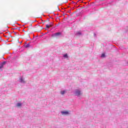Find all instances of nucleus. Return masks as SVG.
<instances>
[{
    "label": "nucleus",
    "mask_w": 128,
    "mask_h": 128,
    "mask_svg": "<svg viewBox=\"0 0 128 128\" xmlns=\"http://www.w3.org/2000/svg\"><path fill=\"white\" fill-rule=\"evenodd\" d=\"M24 46V48H30V44L28 43V44H27L26 45Z\"/></svg>",
    "instance_id": "423d86ee"
},
{
    "label": "nucleus",
    "mask_w": 128,
    "mask_h": 128,
    "mask_svg": "<svg viewBox=\"0 0 128 128\" xmlns=\"http://www.w3.org/2000/svg\"><path fill=\"white\" fill-rule=\"evenodd\" d=\"M46 28H52V26H50V25L48 24H46Z\"/></svg>",
    "instance_id": "0eeeda50"
},
{
    "label": "nucleus",
    "mask_w": 128,
    "mask_h": 128,
    "mask_svg": "<svg viewBox=\"0 0 128 128\" xmlns=\"http://www.w3.org/2000/svg\"><path fill=\"white\" fill-rule=\"evenodd\" d=\"M39 26V28H40V26Z\"/></svg>",
    "instance_id": "dca6fc26"
},
{
    "label": "nucleus",
    "mask_w": 128,
    "mask_h": 128,
    "mask_svg": "<svg viewBox=\"0 0 128 128\" xmlns=\"http://www.w3.org/2000/svg\"><path fill=\"white\" fill-rule=\"evenodd\" d=\"M49 24L50 25V26H54V24H52V22H50Z\"/></svg>",
    "instance_id": "9b49d317"
},
{
    "label": "nucleus",
    "mask_w": 128,
    "mask_h": 128,
    "mask_svg": "<svg viewBox=\"0 0 128 128\" xmlns=\"http://www.w3.org/2000/svg\"><path fill=\"white\" fill-rule=\"evenodd\" d=\"M76 96H80V94H82V93L80 92V90H76Z\"/></svg>",
    "instance_id": "f257e3e1"
},
{
    "label": "nucleus",
    "mask_w": 128,
    "mask_h": 128,
    "mask_svg": "<svg viewBox=\"0 0 128 128\" xmlns=\"http://www.w3.org/2000/svg\"><path fill=\"white\" fill-rule=\"evenodd\" d=\"M60 94H66V91H61Z\"/></svg>",
    "instance_id": "6e6552de"
},
{
    "label": "nucleus",
    "mask_w": 128,
    "mask_h": 128,
    "mask_svg": "<svg viewBox=\"0 0 128 128\" xmlns=\"http://www.w3.org/2000/svg\"><path fill=\"white\" fill-rule=\"evenodd\" d=\"M64 58H68V54H65L64 56Z\"/></svg>",
    "instance_id": "9d476101"
},
{
    "label": "nucleus",
    "mask_w": 128,
    "mask_h": 128,
    "mask_svg": "<svg viewBox=\"0 0 128 128\" xmlns=\"http://www.w3.org/2000/svg\"><path fill=\"white\" fill-rule=\"evenodd\" d=\"M10 36H11V38H12V35L10 34Z\"/></svg>",
    "instance_id": "2eb2a0df"
},
{
    "label": "nucleus",
    "mask_w": 128,
    "mask_h": 128,
    "mask_svg": "<svg viewBox=\"0 0 128 128\" xmlns=\"http://www.w3.org/2000/svg\"><path fill=\"white\" fill-rule=\"evenodd\" d=\"M60 34H62V33L60 32H58L55 33L54 36H60Z\"/></svg>",
    "instance_id": "7ed1b4c3"
},
{
    "label": "nucleus",
    "mask_w": 128,
    "mask_h": 128,
    "mask_svg": "<svg viewBox=\"0 0 128 128\" xmlns=\"http://www.w3.org/2000/svg\"><path fill=\"white\" fill-rule=\"evenodd\" d=\"M22 104L20 102H18L16 106H18V108H20V106H22Z\"/></svg>",
    "instance_id": "39448f33"
},
{
    "label": "nucleus",
    "mask_w": 128,
    "mask_h": 128,
    "mask_svg": "<svg viewBox=\"0 0 128 128\" xmlns=\"http://www.w3.org/2000/svg\"><path fill=\"white\" fill-rule=\"evenodd\" d=\"M20 82H22V84H24L26 82V81H24V80L22 78H20Z\"/></svg>",
    "instance_id": "f03ea898"
},
{
    "label": "nucleus",
    "mask_w": 128,
    "mask_h": 128,
    "mask_svg": "<svg viewBox=\"0 0 128 128\" xmlns=\"http://www.w3.org/2000/svg\"><path fill=\"white\" fill-rule=\"evenodd\" d=\"M76 34L78 36H81V34H82V32H78Z\"/></svg>",
    "instance_id": "1a4fd4ad"
},
{
    "label": "nucleus",
    "mask_w": 128,
    "mask_h": 128,
    "mask_svg": "<svg viewBox=\"0 0 128 128\" xmlns=\"http://www.w3.org/2000/svg\"><path fill=\"white\" fill-rule=\"evenodd\" d=\"M4 64H6V62H4L2 64V65L3 66H4Z\"/></svg>",
    "instance_id": "f8f14e48"
},
{
    "label": "nucleus",
    "mask_w": 128,
    "mask_h": 128,
    "mask_svg": "<svg viewBox=\"0 0 128 128\" xmlns=\"http://www.w3.org/2000/svg\"><path fill=\"white\" fill-rule=\"evenodd\" d=\"M4 68V65L1 64L0 66V68Z\"/></svg>",
    "instance_id": "4468645a"
},
{
    "label": "nucleus",
    "mask_w": 128,
    "mask_h": 128,
    "mask_svg": "<svg viewBox=\"0 0 128 128\" xmlns=\"http://www.w3.org/2000/svg\"><path fill=\"white\" fill-rule=\"evenodd\" d=\"M62 114H68V111L62 112Z\"/></svg>",
    "instance_id": "20e7f679"
},
{
    "label": "nucleus",
    "mask_w": 128,
    "mask_h": 128,
    "mask_svg": "<svg viewBox=\"0 0 128 128\" xmlns=\"http://www.w3.org/2000/svg\"><path fill=\"white\" fill-rule=\"evenodd\" d=\"M104 56H105L104 54H102V58H104Z\"/></svg>",
    "instance_id": "ddd939ff"
}]
</instances>
